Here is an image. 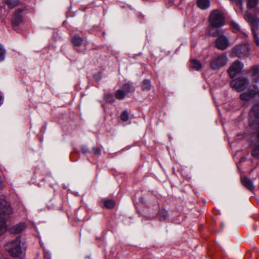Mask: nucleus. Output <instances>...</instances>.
<instances>
[{"mask_svg":"<svg viewBox=\"0 0 259 259\" xmlns=\"http://www.w3.org/2000/svg\"><path fill=\"white\" fill-rule=\"evenodd\" d=\"M5 259H9V258H5Z\"/></svg>","mask_w":259,"mask_h":259,"instance_id":"e433bc0d","label":"nucleus"},{"mask_svg":"<svg viewBox=\"0 0 259 259\" xmlns=\"http://www.w3.org/2000/svg\"><path fill=\"white\" fill-rule=\"evenodd\" d=\"M93 151L96 154H100L101 153V150L98 148H94Z\"/></svg>","mask_w":259,"mask_h":259,"instance_id":"2f4dec72","label":"nucleus"},{"mask_svg":"<svg viewBox=\"0 0 259 259\" xmlns=\"http://www.w3.org/2000/svg\"><path fill=\"white\" fill-rule=\"evenodd\" d=\"M256 92L255 90H248L247 92H245L240 95V98L241 100L244 101H247L249 100L251 98L254 97V96L256 95Z\"/></svg>","mask_w":259,"mask_h":259,"instance_id":"9b49d317","label":"nucleus"},{"mask_svg":"<svg viewBox=\"0 0 259 259\" xmlns=\"http://www.w3.org/2000/svg\"><path fill=\"white\" fill-rule=\"evenodd\" d=\"M105 206L107 208H112L114 206L115 203L113 200L105 199L104 200Z\"/></svg>","mask_w":259,"mask_h":259,"instance_id":"5701e85b","label":"nucleus"},{"mask_svg":"<svg viewBox=\"0 0 259 259\" xmlns=\"http://www.w3.org/2000/svg\"><path fill=\"white\" fill-rule=\"evenodd\" d=\"M13 213L10 202L0 199V236L7 230V219Z\"/></svg>","mask_w":259,"mask_h":259,"instance_id":"f257e3e1","label":"nucleus"},{"mask_svg":"<svg viewBox=\"0 0 259 259\" xmlns=\"http://www.w3.org/2000/svg\"><path fill=\"white\" fill-rule=\"evenodd\" d=\"M243 68V64L240 61H235L228 68V73L231 78L234 77L240 73Z\"/></svg>","mask_w":259,"mask_h":259,"instance_id":"6e6552de","label":"nucleus"},{"mask_svg":"<svg viewBox=\"0 0 259 259\" xmlns=\"http://www.w3.org/2000/svg\"><path fill=\"white\" fill-rule=\"evenodd\" d=\"M121 90H123V91L125 94H126V95L131 93L132 91H134V89L128 83L124 84L122 85V89Z\"/></svg>","mask_w":259,"mask_h":259,"instance_id":"6ab92c4d","label":"nucleus"},{"mask_svg":"<svg viewBox=\"0 0 259 259\" xmlns=\"http://www.w3.org/2000/svg\"><path fill=\"white\" fill-rule=\"evenodd\" d=\"M5 2L10 8H13L19 4V2L15 0H5Z\"/></svg>","mask_w":259,"mask_h":259,"instance_id":"aec40b11","label":"nucleus"},{"mask_svg":"<svg viewBox=\"0 0 259 259\" xmlns=\"http://www.w3.org/2000/svg\"><path fill=\"white\" fill-rule=\"evenodd\" d=\"M222 30H217L213 32L212 36H218L215 40L216 48L221 51L227 49L230 46V42L227 36L224 35Z\"/></svg>","mask_w":259,"mask_h":259,"instance_id":"20e7f679","label":"nucleus"},{"mask_svg":"<svg viewBox=\"0 0 259 259\" xmlns=\"http://www.w3.org/2000/svg\"><path fill=\"white\" fill-rule=\"evenodd\" d=\"M82 38L77 35H75L72 38V43L75 46H79L82 42Z\"/></svg>","mask_w":259,"mask_h":259,"instance_id":"dca6fc26","label":"nucleus"},{"mask_svg":"<svg viewBox=\"0 0 259 259\" xmlns=\"http://www.w3.org/2000/svg\"><path fill=\"white\" fill-rule=\"evenodd\" d=\"M126 95V94L124 93L123 90L121 89L118 90L115 93V97L119 100L123 99Z\"/></svg>","mask_w":259,"mask_h":259,"instance_id":"4be33fe9","label":"nucleus"},{"mask_svg":"<svg viewBox=\"0 0 259 259\" xmlns=\"http://www.w3.org/2000/svg\"><path fill=\"white\" fill-rule=\"evenodd\" d=\"M197 4L200 9L205 10L209 7L210 1L209 0H197Z\"/></svg>","mask_w":259,"mask_h":259,"instance_id":"ddd939ff","label":"nucleus"},{"mask_svg":"<svg viewBox=\"0 0 259 259\" xmlns=\"http://www.w3.org/2000/svg\"><path fill=\"white\" fill-rule=\"evenodd\" d=\"M241 182L243 185L249 190H252L254 188L252 182L249 179L244 177L241 179Z\"/></svg>","mask_w":259,"mask_h":259,"instance_id":"f8f14e48","label":"nucleus"},{"mask_svg":"<svg viewBox=\"0 0 259 259\" xmlns=\"http://www.w3.org/2000/svg\"><path fill=\"white\" fill-rule=\"evenodd\" d=\"M251 72L253 75L259 74V66L256 65L253 66L251 70Z\"/></svg>","mask_w":259,"mask_h":259,"instance_id":"c756f323","label":"nucleus"},{"mask_svg":"<svg viewBox=\"0 0 259 259\" xmlns=\"http://www.w3.org/2000/svg\"><path fill=\"white\" fill-rule=\"evenodd\" d=\"M81 150H82V152L84 153H87L89 151L88 148H87L85 147H82Z\"/></svg>","mask_w":259,"mask_h":259,"instance_id":"473e14b6","label":"nucleus"},{"mask_svg":"<svg viewBox=\"0 0 259 259\" xmlns=\"http://www.w3.org/2000/svg\"><path fill=\"white\" fill-rule=\"evenodd\" d=\"M158 217L161 221H165L168 218V213L167 210L162 209L158 213Z\"/></svg>","mask_w":259,"mask_h":259,"instance_id":"a211bd4d","label":"nucleus"},{"mask_svg":"<svg viewBox=\"0 0 259 259\" xmlns=\"http://www.w3.org/2000/svg\"><path fill=\"white\" fill-rule=\"evenodd\" d=\"M129 115L128 112L126 110L123 111L120 115V119L123 121H127L128 120Z\"/></svg>","mask_w":259,"mask_h":259,"instance_id":"bb28decb","label":"nucleus"},{"mask_svg":"<svg viewBox=\"0 0 259 259\" xmlns=\"http://www.w3.org/2000/svg\"><path fill=\"white\" fill-rule=\"evenodd\" d=\"M230 26L235 31L239 32L240 31V26L234 21H230Z\"/></svg>","mask_w":259,"mask_h":259,"instance_id":"a878e982","label":"nucleus"},{"mask_svg":"<svg viewBox=\"0 0 259 259\" xmlns=\"http://www.w3.org/2000/svg\"><path fill=\"white\" fill-rule=\"evenodd\" d=\"M180 1H181L182 0H180Z\"/></svg>","mask_w":259,"mask_h":259,"instance_id":"4c0bfd02","label":"nucleus"},{"mask_svg":"<svg viewBox=\"0 0 259 259\" xmlns=\"http://www.w3.org/2000/svg\"><path fill=\"white\" fill-rule=\"evenodd\" d=\"M190 66L191 68H193L195 70H199L201 68L202 65L200 62L197 60H192L190 64Z\"/></svg>","mask_w":259,"mask_h":259,"instance_id":"2eb2a0df","label":"nucleus"},{"mask_svg":"<svg viewBox=\"0 0 259 259\" xmlns=\"http://www.w3.org/2000/svg\"><path fill=\"white\" fill-rule=\"evenodd\" d=\"M6 51L4 47L0 45V62L3 61L5 58Z\"/></svg>","mask_w":259,"mask_h":259,"instance_id":"c85d7f7f","label":"nucleus"},{"mask_svg":"<svg viewBox=\"0 0 259 259\" xmlns=\"http://www.w3.org/2000/svg\"><path fill=\"white\" fill-rule=\"evenodd\" d=\"M141 88L143 91H149L151 89L150 81L148 79H144L142 84Z\"/></svg>","mask_w":259,"mask_h":259,"instance_id":"f3484780","label":"nucleus"},{"mask_svg":"<svg viewBox=\"0 0 259 259\" xmlns=\"http://www.w3.org/2000/svg\"><path fill=\"white\" fill-rule=\"evenodd\" d=\"M26 226L25 223H20L16 226H14L13 230L14 232L16 233H19L22 232L25 228Z\"/></svg>","mask_w":259,"mask_h":259,"instance_id":"4468645a","label":"nucleus"},{"mask_svg":"<svg viewBox=\"0 0 259 259\" xmlns=\"http://www.w3.org/2000/svg\"><path fill=\"white\" fill-rule=\"evenodd\" d=\"M231 1L236 3L240 7L241 10L243 9V0H230Z\"/></svg>","mask_w":259,"mask_h":259,"instance_id":"7c9ffc66","label":"nucleus"},{"mask_svg":"<svg viewBox=\"0 0 259 259\" xmlns=\"http://www.w3.org/2000/svg\"><path fill=\"white\" fill-rule=\"evenodd\" d=\"M252 155L254 157H259V142L254 145V147L252 151Z\"/></svg>","mask_w":259,"mask_h":259,"instance_id":"b1692460","label":"nucleus"},{"mask_svg":"<svg viewBox=\"0 0 259 259\" xmlns=\"http://www.w3.org/2000/svg\"><path fill=\"white\" fill-rule=\"evenodd\" d=\"M2 97L0 96V105L2 104Z\"/></svg>","mask_w":259,"mask_h":259,"instance_id":"f704fd0d","label":"nucleus"},{"mask_svg":"<svg viewBox=\"0 0 259 259\" xmlns=\"http://www.w3.org/2000/svg\"><path fill=\"white\" fill-rule=\"evenodd\" d=\"M209 22L213 27H219L224 25L225 18L223 13L219 10H214L209 16Z\"/></svg>","mask_w":259,"mask_h":259,"instance_id":"39448f33","label":"nucleus"},{"mask_svg":"<svg viewBox=\"0 0 259 259\" xmlns=\"http://www.w3.org/2000/svg\"><path fill=\"white\" fill-rule=\"evenodd\" d=\"M47 257H48V259H50V258L49 257V255H47V254L45 255V258H47Z\"/></svg>","mask_w":259,"mask_h":259,"instance_id":"c9c22d12","label":"nucleus"},{"mask_svg":"<svg viewBox=\"0 0 259 259\" xmlns=\"http://www.w3.org/2000/svg\"><path fill=\"white\" fill-rule=\"evenodd\" d=\"M228 61V57L223 53L212 58L210 62V67L212 70H217L225 66Z\"/></svg>","mask_w":259,"mask_h":259,"instance_id":"423d86ee","label":"nucleus"},{"mask_svg":"<svg viewBox=\"0 0 259 259\" xmlns=\"http://www.w3.org/2000/svg\"><path fill=\"white\" fill-rule=\"evenodd\" d=\"M251 50L248 43L239 44L234 47L231 52V56L233 57H248L251 54Z\"/></svg>","mask_w":259,"mask_h":259,"instance_id":"7ed1b4c3","label":"nucleus"},{"mask_svg":"<svg viewBox=\"0 0 259 259\" xmlns=\"http://www.w3.org/2000/svg\"><path fill=\"white\" fill-rule=\"evenodd\" d=\"M258 29H251L252 32L253 34L254 42L257 47H259V36L257 32Z\"/></svg>","mask_w":259,"mask_h":259,"instance_id":"412c9836","label":"nucleus"},{"mask_svg":"<svg viewBox=\"0 0 259 259\" xmlns=\"http://www.w3.org/2000/svg\"><path fill=\"white\" fill-rule=\"evenodd\" d=\"M258 3V0H248L247 7L248 8H254L256 7Z\"/></svg>","mask_w":259,"mask_h":259,"instance_id":"393cba45","label":"nucleus"},{"mask_svg":"<svg viewBox=\"0 0 259 259\" xmlns=\"http://www.w3.org/2000/svg\"><path fill=\"white\" fill-rule=\"evenodd\" d=\"M5 247L10 255L15 259H23L25 256V252L22 249L20 237H17L15 239L8 243Z\"/></svg>","mask_w":259,"mask_h":259,"instance_id":"f03ea898","label":"nucleus"},{"mask_svg":"<svg viewBox=\"0 0 259 259\" xmlns=\"http://www.w3.org/2000/svg\"><path fill=\"white\" fill-rule=\"evenodd\" d=\"M25 10V7L19 8L16 9L14 14L13 22L16 25H18L22 20V13Z\"/></svg>","mask_w":259,"mask_h":259,"instance_id":"9d476101","label":"nucleus"},{"mask_svg":"<svg viewBox=\"0 0 259 259\" xmlns=\"http://www.w3.org/2000/svg\"><path fill=\"white\" fill-rule=\"evenodd\" d=\"M249 83L248 79L245 77H239L232 80L230 82V86L238 92L245 90Z\"/></svg>","mask_w":259,"mask_h":259,"instance_id":"0eeeda50","label":"nucleus"},{"mask_svg":"<svg viewBox=\"0 0 259 259\" xmlns=\"http://www.w3.org/2000/svg\"><path fill=\"white\" fill-rule=\"evenodd\" d=\"M104 99L106 102L109 103H112L115 102V99L113 96L111 94L106 95L105 96Z\"/></svg>","mask_w":259,"mask_h":259,"instance_id":"cd10ccee","label":"nucleus"},{"mask_svg":"<svg viewBox=\"0 0 259 259\" xmlns=\"http://www.w3.org/2000/svg\"><path fill=\"white\" fill-rule=\"evenodd\" d=\"M244 19L250 24L251 29L259 28V19L247 11L244 14Z\"/></svg>","mask_w":259,"mask_h":259,"instance_id":"1a4fd4ad","label":"nucleus"},{"mask_svg":"<svg viewBox=\"0 0 259 259\" xmlns=\"http://www.w3.org/2000/svg\"><path fill=\"white\" fill-rule=\"evenodd\" d=\"M4 187L3 184L0 181V190L2 189Z\"/></svg>","mask_w":259,"mask_h":259,"instance_id":"72a5a7b5","label":"nucleus"}]
</instances>
